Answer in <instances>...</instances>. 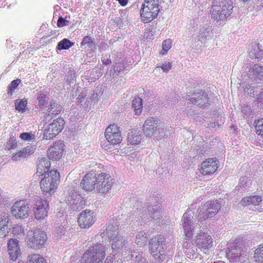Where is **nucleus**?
<instances>
[{"instance_id":"nucleus-46","label":"nucleus","mask_w":263,"mask_h":263,"mask_svg":"<svg viewBox=\"0 0 263 263\" xmlns=\"http://www.w3.org/2000/svg\"><path fill=\"white\" fill-rule=\"evenodd\" d=\"M241 112L243 114L247 115V116H250L251 115L252 110L250 106L246 104H243L241 105Z\"/></svg>"},{"instance_id":"nucleus-49","label":"nucleus","mask_w":263,"mask_h":263,"mask_svg":"<svg viewBox=\"0 0 263 263\" xmlns=\"http://www.w3.org/2000/svg\"><path fill=\"white\" fill-rule=\"evenodd\" d=\"M258 3L257 8L258 10L263 11V0H258Z\"/></svg>"},{"instance_id":"nucleus-5","label":"nucleus","mask_w":263,"mask_h":263,"mask_svg":"<svg viewBox=\"0 0 263 263\" xmlns=\"http://www.w3.org/2000/svg\"><path fill=\"white\" fill-rule=\"evenodd\" d=\"M106 255L104 247L101 243L91 246L83 254L81 263H100Z\"/></svg>"},{"instance_id":"nucleus-20","label":"nucleus","mask_w":263,"mask_h":263,"mask_svg":"<svg viewBox=\"0 0 263 263\" xmlns=\"http://www.w3.org/2000/svg\"><path fill=\"white\" fill-rule=\"evenodd\" d=\"M7 248L10 259L15 261L21 254L19 241L14 238L9 239L7 242Z\"/></svg>"},{"instance_id":"nucleus-35","label":"nucleus","mask_w":263,"mask_h":263,"mask_svg":"<svg viewBox=\"0 0 263 263\" xmlns=\"http://www.w3.org/2000/svg\"><path fill=\"white\" fill-rule=\"evenodd\" d=\"M255 129L256 134L263 139V118L255 121Z\"/></svg>"},{"instance_id":"nucleus-48","label":"nucleus","mask_w":263,"mask_h":263,"mask_svg":"<svg viewBox=\"0 0 263 263\" xmlns=\"http://www.w3.org/2000/svg\"><path fill=\"white\" fill-rule=\"evenodd\" d=\"M172 67L171 63L169 62H166L164 64H163L161 68L163 70L164 72H167Z\"/></svg>"},{"instance_id":"nucleus-39","label":"nucleus","mask_w":263,"mask_h":263,"mask_svg":"<svg viewBox=\"0 0 263 263\" xmlns=\"http://www.w3.org/2000/svg\"><path fill=\"white\" fill-rule=\"evenodd\" d=\"M191 214L189 213V212H185L183 214L181 220L182 227H184V226L186 225H191Z\"/></svg>"},{"instance_id":"nucleus-16","label":"nucleus","mask_w":263,"mask_h":263,"mask_svg":"<svg viewBox=\"0 0 263 263\" xmlns=\"http://www.w3.org/2000/svg\"><path fill=\"white\" fill-rule=\"evenodd\" d=\"M30 211V205L26 199L16 201L11 209L12 214L17 219H25L28 217Z\"/></svg>"},{"instance_id":"nucleus-50","label":"nucleus","mask_w":263,"mask_h":263,"mask_svg":"<svg viewBox=\"0 0 263 263\" xmlns=\"http://www.w3.org/2000/svg\"><path fill=\"white\" fill-rule=\"evenodd\" d=\"M102 63L103 64L105 65H109L111 63V60L110 58H107L105 59V57L103 58V59L102 60Z\"/></svg>"},{"instance_id":"nucleus-19","label":"nucleus","mask_w":263,"mask_h":263,"mask_svg":"<svg viewBox=\"0 0 263 263\" xmlns=\"http://www.w3.org/2000/svg\"><path fill=\"white\" fill-rule=\"evenodd\" d=\"M78 222L81 228H89L95 222L93 213L88 210L83 211L78 218Z\"/></svg>"},{"instance_id":"nucleus-7","label":"nucleus","mask_w":263,"mask_h":263,"mask_svg":"<svg viewBox=\"0 0 263 263\" xmlns=\"http://www.w3.org/2000/svg\"><path fill=\"white\" fill-rule=\"evenodd\" d=\"M221 209L220 203L215 201H208L198 209L197 218L199 221H203L214 217Z\"/></svg>"},{"instance_id":"nucleus-24","label":"nucleus","mask_w":263,"mask_h":263,"mask_svg":"<svg viewBox=\"0 0 263 263\" xmlns=\"http://www.w3.org/2000/svg\"><path fill=\"white\" fill-rule=\"evenodd\" d=\"M262 201V197L259 195L245 196L241 199L240 204L243 206H249L250 205H253L256 206H259Z\"/></svg>"},{"instance_id":"nucleus-53","label":"nucleus","mask_w":263,"mask_h":263,"mask_svg":"<svg viewBox=\"0 0 263 263\" xmlns=\"http://www.w3.org/2000/svg\"><path fill=\"white\" fill-rule=\"evenodd\" d=\"M157 214H158V215L156 216V219H159V217L160 216V213L159 212H157ZM152 218H154V219H155L156 218V217L155 216L154 214L153 215V216H152Z\"/></svg>"},{"instance_id":"nucleus-30","label":"nucleus","mask_w":263,"mask_h":263,"mask_svg":"<svg viewBox=\"0 0 263 263\" xmlns=\"http://www.w3.org/2000/svg\"><path fill=\"white\" fill-rule=\"evenodd\" d=\"M27 263H48L46 259L39 254H32L27 258Z\"/></svg>"},{"instance_id":"nucleus-25","label":"nucleus","mask_w":263,"mask_h":263,"mask_svg":"<svg viewBox=\"0 0 263 263\" xmlns=\"http://www.w3.org/2000/svg\"><path fill=\"white\" fill-rule=\"evenodd\" d=\"M33 153L32 147H26L13 154L11 157V159L13 161H20L22 159H25Z\"/></svg>"},{"instance_id":"nucleus-9","label":"nucleus","mask_w":263,"mask_h":263,"mask_svg":"<svg viewBox=\"0 0 263 263\" xmlns=\"http://www.w3.org/2000/svg\"><path fill=\"white\" fill-rule=\"evenodd\" d=\"M115 183V179L109 173L101 172L98 174L96 193L106 195L112 189Z\"/></svg>"},{"instance_id":"nucleus-36","label":"nucleus","mask_w":263,"mask_h":263,"mask_svg":"<svg viewBox=\"0 0 263 263\" xmlns=\"http://www.w3.org/2000/svg\"><path fill=\"white\" fill-rule=\"evenodd\" d=\"M37 100L38 101V105L40 109L44 108L45 104L48 102L47 95L42 92L37 94Z\"/></svg>"},{"instance_id":"nucleus-41","label":"nucleus","mask_w":263,"mask_h":263,"mask_svg":"<svg viewBox=\"0 0 263 263\" xmlns=\"http://www.w3.org/2000/svg\"><path fill=\"white\" fill-rule=\"evenodd\" d=\"M10 228L7 224L2 225V222H0V237L4 238L8 235Z\"/></svg>"},{"instance_id":"nucleus-38","label":"nucleus","mask_w":263,"mask_h":263,"mask_svg":"<svg viewBox=\"0 0 263 263\" xmlns=\"http://www.w3.org/2000/svg\"><path fill=\"white\" fill-rule=\"evenodd\" d=\"M172 41L170 39L164 40L162 43V54H166L168 51L172 48Z\"/></svg>"},{"instance_id":"nucleus-6","label":"nucleus","mask_w":263,"mask_h":263,"mask_svg":"<svg viewBox=\"0 0 263 263\" xmlns=\"http://www.w3.org/2000/svg\"><path fill=\"white\" fill-rule=\"evenodd\" d=\"M47 240L46 233L39 228L30 231L26 237L27 245L31 249L39 250L43 248Z\"/></svg>"},{"instance_id":"nucleus-29","label":"nucleus","mask_w":263,"mask_h":263,"mask_svg":"<svg viewBox=\"0 0 263 263\" xmlns=\"http://www.w3.org/2000/svg\"><path fill=\"white\" fill-rule=\"evenodd\" d=\"M252 74L255 79L263 80V66L254 64L252 67Z\"/></svg>"},{"instance_id":"nucleus-33","label":"nucleus","mask_w":263,"mask_h":263,"mask_svg":"<svg viewBox=\"0 0 263 263\" xmlns=\"http://www.w3.org/2000/svg\"><path fill=\"white\" fill-rule=\"evenodd\" d=\"M61 109L62 107L60 105L55 102H51L50 107L47 109V111L51 115L55 116L60 114Z\"/></svg>"},{"instance_id":"nucleus-32","label":"nucleus","mask_w":263,"mask_h":263,"mask_svg":"<svg viewBox=\"0 0 263 263\" xmlns=\"http://www.w3.org/2000/svg\"><path fill=\"white\" fill-rule=\"evenodd\" d=\"M73 45L74 43L65 38L58 43L57 49L58 50H66L71 47Z\"/></svg>"},{"instance_id":"nucleus-8","label":"nucleus","mask_w":263,"mask_h":263,"mask_svg":"<svg viewBox=\"0 0 263 263\" xmlns=\"http://www.w3.org/2000/svg\"><path fill=\"white\" fill-rule=\"evenodd\" d=\"M105 233L106 236L112 241L111 247L113 250L119 251L123 249L126 241L120 233L119 225L109 224L106 229Z\"/></svg>"},{"instance_id":"nucleus-15","label":"nucleus","mask_w":263,"mask_h":263,"mask_svg":"<svg viewBox=\"0 0 263 263\" xmlns=\"http://www.w3.org/2000/svg\"><path fill=\"white\" fill-rule=\"evenodd\" d=\"M49 209V202L41 197H37L34 200L33 211L35 218L43 219L47 216Z\"/></svg>"},{"instance_id":"nucleus-54","label":"nucleus","mask_w":263,"mask_h":263,"mask_svg":"<svg viewBox=\"0 0 263 263\" xmlns=\"http://www.w3.org/2000/svg\"><path fill=\"white\" fill-rule=\"evenodd\" d=\"M213 263H224V262L222 260H217L216 261H214Z\"/></svg>"},{"instance_id":"nucleus-47","label":"nucleus","mask_w":263,"mask_h":263,"mask_svg":"<svg viewBox=\"0 0 263 263\" xmlns=\"http://www.w3.org/2000/svg\"><path fill=\"white\" fill-rule=\"evenodd\" d=\"M92 43V40L90 36L87 35L83 38V40L81 43V46H85L87 44H89Z\"/></svg>"},{"instance_id":"nucleus-40","label":"nucleus","mask_w":263,"mask_h":263,"mask_svg":"<svg viewBox=\"0 0 263 263\" xmlns=\"http://www.w3.org/2000/svg\"><path fill=\"white\" fill-rule=\"evenodd\" d=\"M24 228L22 225L16 224L12 228V233L16 236H22L24 234Z\"/></svg>"},{"instance_id":"nucleus-52","label":"nucleus","mask_w":263,"mask_h":263,"mask_svg":"<svg viewBox=\"0 0 263 263\" xmlns=\"http://www.w3.org/2000/svg\"><path fill=\"white\" fill-rule=\"evenodd\" d=\"M115 72H117V75H118L119 73L121 71V69L119 66L115 67L114 68Z\"/></svg>"},{"instance_id":"nucleus-43","label":"nucleus","mask_w":263,"mask_h":263,"mask_svg":"<svg viewBox=\"0 0 263 263\" xmlns=\"http://www.w3.org/2000/svg\"><path fill=\"white\" fill-rule=\"evenodd\" d=\"M183 228L186 237L190 238L193 236L194 230L192 225H186Z\"/></svg>"},{"instance_id":"nucleus-45","label":"nucleus","mask_w":263,"mask_h":263,"mask_svg":"<svg viewBox=\"0 0 263 263\" xmlns=\"http://www.w3.org/2000/svg\"><path fill=\"white\" fill-rule=\"evenodd\" d=\"M20 137L24 140L31 141L34 138V135L30 133H23Z\"/></svg>"},{"instance_id":"nucleus-31","label":"nucleus","mask_w":263,"mask_h":263,"mask_svg":"<svg viewBox=\"0 0 263 263\" xmlns=\"http://www.w3.org/2000/svg\"><path fill=\"white\" fill-rule=\"evenodd\" d=\"M27 100L26 98L17 99L15 101V108L19 112H24L26 110Z\"/></svg>"},{"instance_id":"nucleus-21","label":"nucleus","mask_w":263,"mask_h":263,"mask_svg":"<svg viewBox=\"0 0 263 263\" xmlns=\"http://www.w3.org/2000/svg\"><path fill=\"white\" fill-rule=\"evenodd\" d=\"M165 242V239L161 235L154 237L149 243V248L151 254L154 258H157L159 248L162 247V243Z\"/></svg>"},{"instance_id":"nucleus-27","label":"nucleus","mask_w":263,"mask_h":263,"mask_svg":"<svg viewBox=\"0 0 263 263\" xmlns=\"http://www.w3.org/2000/svg\"><path fill=\"white\" fill-rule=\"evenodd\" d=\"M132 107L135 114L140 115L143 110V100L139 97H136L132 101Z\"/></svg>"},{"instance_id":"nucleus-11","label":"nucleus","mask_w":263,"mask_h":263,"mask_svg":"<svg viewBox=\"0 0 263 263\" xmlns=\"http://www.w3.org/2000/svg\"><path fill=\"white\" fill-rule=\"evenodd\" d=\"M65 121L62 118L54 119L52 123L44 127L43 136L46 140H52L55 138L64 127Z\"/></svg>"},{"instance_id":"nucleus-51","label":"nucleus","mask_w":263,"mask_h":263,"mask_svg":"<svg viewBox=\"0 0 263 263\" xmlns=\"http://www.w3.org/2000/svg\"><path fill=\"white\" fill-rule=\"evenodd\" d=\"M263 55V51L258 48V53L255 54L256 58H260Z\"/></svg>"},{"instance_id":"nucleus-23","label":"nucleus","mask_w":263,"mask_h":263,"mask_svg":"<svg viewBox=\"0 0 263 263\" xmlns=\"http://www.w3.org/2000/svg\"><path fill=\"white\" fill-rule=\"evenodd\" d=\"M36 175L38 176L45 175L49 173L50 168V162L46 158H39Z\"/></svg>"},{"instance_id":"nucleus-44","label":"nucleus","mask_w":263,"mask_h":263,"mask_svg":"<svg viewBox=\"0 0 263 263\" xmlns=\"http://www.w3.org/2000/svg\"><path fill=\"white\" fill-rule=\"evenodd\" d=\"M69 24V21L66 20L65 18H63L62 17H60L57 21V26L60 28L68 26Z\"/></svg>"},{"instance_id":"nucleus-2","label":"nucleus","mask_w":263,"mask_h":263,"mask_svg":"<svg viewBox=\"0 0 263 263\" xmlns=\"http://www.w3.org/2000/svg\"><path fill=\"white\" fill-rule=\"evenodd\" d=\"M233 8L231 0H215L210 10L211 17L217 22L224 21L232 13Z\"/></svg>"},{"instance_id":"nucleus-13","label":"nucleus","mask_w":263,"mask_h":263,"mask_svg":"<svg viewBox=\"0 0 263 263\" xmlns=\"http://www.w3.org/2000/svg\"><path fill=\"white\" fill-rule=\"evenodd\" d=\"M247 250V245L242 238H237L233 242L230 243L227 256L230 259H235L245 255Z\"/></svg>"},{"instance_id":"nucleus-10","label":"nucleus","mask_w":263,"mask_h":263,"mask_svg":"<svg viewBox=\"0 0 263 263\" xmlns=\"http://www.w3.org/2000/svg\"><path fill=\"white\" fill-rule=\"evenodd\" d=\"M211 234V232H200L195 238L196 247L205 254L209 253V251L214 246V240Z\"/></svg>"},{"instance_id":"nucleus-1","label":"nucleus","mask_w":263,"mask_h":263,"mask_svg":"<svg viewBox=\"0 0 263 263\" xmlns=\"http://www.w3.org/2000/svg\"><path fill=\"white\" fill-rule=\"evenodd\" d=\"M104 137L106 141L101 143V147L106 151L112 152L123 141L120 127L115 123L109 124L105 129Z\"/></svg>"},{"instance_id":"nucleus-28","label":"nucleus","mask_w":263,"mask_h":263,"mask_svg":"<svg viewBox=\"0 0 263 263\" xmlns=\"http://www.w3.org/2000/svg\"><path fill=\"white\" fill-rule=\"evenodd\" d=\"M192 98L195 100L193 103L198 106H205L208 102V98L203 92L198 93V95L194 94V96Z\"/></svg>"},{"instance_id":"nucleus-37","label":"nucleus","mask_w":263,"mask_h":263,"mask_svg":"<svg viewBox=\"0 0 263 263\" xmlns=\"http://www.w3.org/2000/svg\"><path fill=\"white\" fill-rule=\"evenodd\" d=\"M136 243L139 246H142L146 242V236L145 233L140 231L136 236Z\"/></svg>"},{"instance_id":"nucleus-55","label":"nucleus","mask_w":263,"mask_h":263,"mask_svg":"<svg viewBox=\"0 0 263 263\" xmlns=\"http://www.w3.org/2000/svg\"><path fill=\"white\" fill-rule=\"evenodd\" d=\"M261 101L263 102V91L261 93Z\"/></svg>"},{"instance_id":"nucleus-4","label":"nucleus","mask_w":263,"mask_h":263,"mask_svg":"<svg viewBox=\"0 0 263 263\" xmlns=\"http://www.w3.org/2000/svg\"><path fill=\"white\" fill-rule=\"evenodd\" d=\"M159 12L158 0H144L140 10L141 21L144 23L151 22L157 17Z\"/></svg>"},{"instance_id":"nucleus-26","label":"nucleus","mask_w":263,"mask_h":263,"mask_svg":"<svg viewBox=\"0 0 263 263\" xmlns=\"http://www.w3.org/2000/svg\"><path fill=\"white\" fill-rule=\"evenodd\" d=\"M128 141L132 145L138 144L141 142V136L140 132L132 129L129 130L128 135Z\"/></svg>"},{"instance_id":"nucleus-34","label":"nucleus","mask_w":263,"mask_h":263,"mask_svg":"<svg viewBox=\"0 0 263 263\" xmlns=\"http://www.w3.org/2000/svg\"><path fill=\"white\" fill-rule=\"evenodd\" d=\"M21 81L19 79L13 80L8 86L7 94L9 98H11L12 93L20 84Z\"/></svg>"},{"instance_id":"nucleus-56","label":"nucleus","mask_w":263,"mask_h":263,"mask_svg":"<svg viewBox=\"0 0 263 263\" xmlns=\"http://www.w3.org/2000/svg\"><path fill=\"white\" fill-rule=\"evenodd\" d=\"M17 263H23V262H21V261H19Z\"/></svg>"},{"instance_id":"nucleus-14","label":"nucleus","mask_w":263,"mask_h":263,"mask_svg":"<svg viewBox=\"0 0 263 263\" xmlns=\"http://www.w3.org/2000/svg\"><path fill=\"white\" fill-rule=\"evenodd\" d=\"M66 201L70 209L74 211H79L84 209L85 200L81 195L75 190L68 191L66 195Z\"/></svg>"},{"instance_id":"nucleus-22","label":"nucleus","mask_w":263,"mask_h":263,"mask_svg":"<svg viewBox=\"0 0 263 263\" xmlns=\"http://www.w3.org/2000/svg\"><path fill=\"white\" fill-rule=\"evenodd\" d=\"M158 119L151 117L147 119L143 126L144 133L148 136L153 135L158 129Z\"/></svg>"},{"instance_id":"nucleus-3","label":"nucleus","mask_w":263,"mask_h":263,"mask_svg":"<svg viewBox=\"0 0 263 263\" xmlns=\"http://www.w3.org/2000/svg\"><path fill=\"white\" fill-rule=\"evenodd\" d=\"M60 181L59 172L51 170L45 174L40 182V186L43 194L46 196H52L56 192Z\"/></svg>"},{"instance_id":"nucleus-17","label":"nucleus","mask_w":263,"mask_h":263,"mask_svg":"<svg viewBox=\"0 0 263 263\" xmlns=\"http://www.w3.org/2000/svg\"><path fill=\"white\" fill-rule=\"evenodd\" d=\"M218 167L219 162L216 158H208L201 163L198 170L203 176L210 177L215 174Z\"/></svg>"},{"instance_id":"nucleus-12","label":"nucleus","mask_w":263,"mask_h":263,"mask_svg":"<svg viewBox=\"0 0 263 263\" xmlns=\"http://www.w3.org/2000/svg\"><path fill=\"white\" fill-rule=\"evenodd\" d=\"M98 174L95 170L87 172L83 176L80 187L86 193H96L97 184Z\"/></svg>"},{"instance_id":"nucleus-42","label":"nucleus","mask_w":263,"mask_h":263,"mask_svg":"<svg viewBox=\"0 0 263 263\" xmlns=\"http://www.w3.org/2000/svg\"><path fill=\"white\" fill-rule=\"evenodd\" d=\"M165 245L164 242L162 243V247L159 248V252L158 253V255H157V258L156 259H161L163 260L164 259L165 256H166L165 253Z\"/></svg>"},{"instance_id":"nucleus-18","label":"nucleus","mask_w":263,"mask_h":263,"mask_svg":"<svg viewBox=\"0 0 263 263\" xmlns=\"http://www.w3.org/2000/svg\"><path fill=\"white\" fill-rule=\"evenodd\" d=\"M65 152V144L61 140L54 142L48 149L47 156L50 160H59Z\"/></svg>"}]
</instances>
